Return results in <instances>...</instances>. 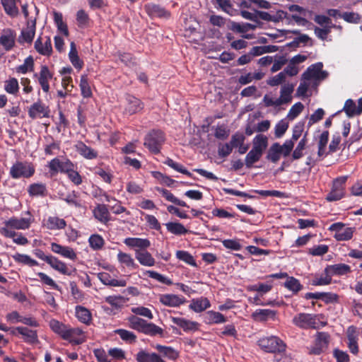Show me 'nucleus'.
<instances>
[{
  "label": "nucleus",
  "instance_id": "nucleus-13",
  "mask_svg": "<svg viewBox=\"0 0 362 362\" xmlns=\"http://www.w3.org/2000/svg\"><path fill=\"white\" fill-rule=\"evenodd\" d=\"M36 30V19H29L26 23V28L21 30V35L18 38V42L21 44L28 43L31 44L35 37Z\"/></svg>",
  "mask_w": 362,
  "mask_h": 362
},
{
  "label": "nucleus",
  "instance_id": "nucleus-14",
  "mask_svg": "<svg viewBox=\"0 0 362 362\" xmlns=\"http://www.w3.org/2000/svg\"><path fill=\"white\" fill-rule=\"evenodd\" d=\"M34 47L35 50L41 55L49 57L52 54V45L50 37L46 36L43 42L42 37H38L35 42Z\"/></svg>",
  "mask_w": 362,
  "mask_h": 362
},
{
  "label": "nucleus",
  "instance_id": "nucleus-51",
  "mask_svg": "<svg viewBox=\"0 0 362 362\" xmlns=\"http://www.w3.org/2000/svg\"><path fill=\"white\" fill-rule=\"evenodd\" d=\"M176 257L185 262L186 264L197 267V264L194 257L187 251L185 250H177L176 252Z\"/></svg>",
  "mask_w": 362,
  "mask_h": 362
},
{
  "label": "nucleus",
  "instance_id": "nucleus-63",
  "mask_svg": "<svg viewBox=\"0 0 362 362\" xmlns=\"http://www.w3.org/2000/svg\"><path fill=\"white\" fill-rule=\"evenodd\" d=\"M78 198V192L76 191H72V192L67 194L66 197L63 199V200L70 206H74L76 208H81L82 204Z\"/></svg>",
  "mask_w": 362,
  "mask_h": 362
},
{
  "label": "nucleus",
  "instance_id": "nucleus-22",
  "mask_svg": "<svg viewBox=\"0 0 362 362\" xmlns=\"http://www.w3.org/2000/svg\"><path fill=\"white\" fill-rule=\"evenodd\" d=\"M51 250L53 252L59 254L64 257L69 258L71 260H74L77 257L76 253L72 248L67 246H62L56 243L51 244Z\"/></svg>",
  "mask_w": 362,
  "mask_h": 362
},
{
  "label": "nucleus",
  "instance_id": "nucleus-58",
  "mask_svg": "<svg viewBox=\"0 0 362 362\" xmlns=\"http://www.w3.org/2000/svg\"><path fill=\"white\" fill-rule=\"evenodd\" d=\"M105 302L115 308H119L126 303L127 299L122 296H109L105 297Z\"/></svg>",
  "mask_w": 362,
  "mask_h": 362
},
{
  "label": "nucleus",
  "instance_id": "nucleus-56",
  "mask_svg": "<svg viewBox=\"0 0 362 362\" xmlns=\"http://www.w3.org/2000/svg\"><path fill=\"white\" fill-rule=\"evenodd\" d=\"M262 154L251 149L245 156V163L247 168H251L253 164L259 161Z\"/></svg>",
  "mask_w": 362,
  "mask_h": 362
},
{
  "label": "nucleus",
  "instance_id": "nucleus-29",
  "mask_svg": "<svg viewBox=\"0 0 362 362\" xmlns=\"http://www.w3.org/2000/svg\"><path fill=\"white\" fill-rule=\"evenodd\" d=\"M76 317L79 322L89 325L92 322V314L86 308L76 305L75 308Z\"/></svg>",
  "mask_w": 362,
  "mask_h": 362
},
{
  "label": "nucleus",
  "instance_id": "nucleus-17",
  "mask_svg": "<svg viewBox=\"0 0 362 362\" xmlns=\"http://www.w3.org/2000/svg\"><path fill=\"white\" fill-rule=\"evenodd\" d=\"M144 8L151 18H163L168 19L170 17V11L157 4H148L145 5Z\"/></svg>",
  "mask_w": 362,
  "mask_h": 362
},
{
  "label": "nucleus",
  "instance_id": "nucleus-12",
  "mask_svg": "<svg viewBox=\"0 0 362 362\" xmlns=\"http://www.w3.org/2000/svg\"><path fill=\"white\" fill-rule=\"evenodd\" d=\"M53 75L54 74L50 71L47 66L42 65L40 72L34 74L33 76L37 78L43 92L48 93L50 88L49 81L52 78Z\"/></svg>",
  "mask_w": 362,
  "mask_h": 362
},
{
  "label": "nucleus",
  "instance_id": "nucleus-2",
  "mask_svg": "<svg viewBox=\"0 0 362 362\" xmlns=\"http://www.w3.org/2000/svg\"><path fill=\"white\" fill-rule=\"evenodd\" d=\"M4 226L0 228V234L4 237H14L17 235L13 229H28L31 224L30 218L13 216L4 222Z\"/></svg>",
  "mask_w": 362,
  "mask_h": 362
},
{
  "label": "nucleus",
  "instance_id": "nucleus-47",
  "mask_svg": "<svg viewBox=\"0 0 362 362\" xmlns=\"http://www.w3.org/2000/svg\"><path fill=\"white\" fill-rule=\"evenodd\" d=\"M54 21L57 27L58 30L62 33L64 35H69V30L67 25L63 21V16L61 13L54 11Z\"/></svg>",
  "mask_w": 362,
  "mask_h": 362
},
{
  "label": "nucleus",
  "instance_id": "nucleus-31",
  "mask_svg": "<svg viewBox=\"0 0 362 362\" xmlns=\"http://www.w3.org/2000/svg\"><path fill=\"white\" fill-rule=\"evenodd\" d=\"M155 348L160 354L169 360L175 361L179 357V352L172 346L157 344Z\"/></svg>",
  "mask_w": 362,
  "mask_h": 362
},
{
  "label": "nucleus",
  "instance_id": "nucleus-48",
  "mask_svg": "<svg viewBox=\"0 0 362 362\" xmlns=\"http://www.w3.org/2000/svg\"><path fill=\"white\" fill-rule=\"evenodd\" d=\"M16 0H1L5 12L11 17H16L18 14V8L16 4Z\"/></svg>",
  "mask_w": 362,
  "mask_h": 362
},
{
  "label": "nucleus",
  "instance_id": "nucleus-34",
  "mask_svg": "<svg viewBox=\"0 0 362 362\" xmlns=\"http://www.w3.org/2000/svg\"><path fill=\"white\" fill-rule=\"evenodd\" d=\"M20 332L25 343L35 344L38 342L37 332L36 330L30 329L27 327H22V329H20Z\"/></svg>",
  "mask_w": 362,
  "mask_h": 362
},
{
  "label": "nucleus",
  "instance_id": "nucleus-43",
  "mask_svg": "<svg viewBox=\"0 0 362 362\" xmlns=\"http://www.w3.org/2000/svg\"><path fill=\"white\" fill-rule=\"evenodd\" d=\"M165 226L168 232L175 235H185L188 233V230L179 222H168L165 223Z\"/></svg>",
  "mask_w": 362,
  "mask_h": 362
},
{
  "label": "nucleus",
  "instance_id": "nucleus-15",
  "mask_svg": "<svg viewBox=\"0 0 362 362\" xmlns=\"http://www.w3.org/2000/svg\"><path fill=\"white\" fill-rule=\"evenodd\" d=\"M347 336V346L350 352L356 356L359 352V347L358 344V336L357 334V328L354 326H349L346 331Z\"/></svg>",
  "mask_w": 362,
  "mask_h": 362
},
{
  "label": "nucleus",
  "instance_id": "nucleus-45",
  "mask_svg": "<svg viewBox=\"0 0 362 362\" xmlns=\"http://www.w3.org/2000/svg\"><path fill=\"white\" fill-rule=\"evenodd\" d=\"M157 190L162 194L163 197L166 199L168 202H170L177 206H184L189 208V206L186 204L185 202L180 200L176 197L174 196L173 193H171L169 190L164 188H158Z\"/></svg>",
  "mask_w": 362,
  "mask_h": 362
},
{
  "label": "nucleus",
  "instance_id": "nucleus-3",
  "mask_svg": "<svg viewBox=\"0 0 362 362\" xmlns=\"http://www.w3.org/2000/svg\"><path fill=\"white\" fill-rule=\"evenodd\" d=\"M165 140V136L163 131L153 129L145 136L144 145L151 153L158 154Z\"/></svg>",
  "mask_w": 362,
  "mask_h": 362
},
{
  "label": "nucleus",
  "instance_id": "nucleus-33",
  "mask_svg": "<svg viewBox=\"0 0 362 362\" xmlns=\"http://www.w3.org/2000/svg\"><path fill=\"white\" fill-rule=\"evenodd\" d=\"M28 192L30 197H45L47 195V186L44 183H33L29 185Z\"/></svg>",
  "mask_w": 362,
  "mask_h": 362
},
{
  "label": "nucleus",
  "instance_id": "nucleus-28",
  "mask_svg": "<svg viewBox=\"0 0 362 362\" xmlns=\"http://www.w3.org/2000/svg\"><path fill=\"white\" fill-rule=\"evenodd\" d=\"M100 281L104 284L110 286H125L127 281L124 279L117 280L112 278L110 274L107 272H100L98 275Z\"/></svg>",
  "mask_w": 362,
  "mask_h": 362
},
{
  "label": "nucleus",
  "instance_id": "nucleus-41",
  "mask_svg": "<svg viewBox=\"0 0 362 362\" xmlns=\"http://www.w3.org/2000/svg\"><path fill=\"white\" fill-rule=\"evenodd\" d=\"M284 286L288 290L292 291L293 294H297L303 288V286L298 279L289 276L284 283Z\"/></svg>",
  "mask_w": 362,
  "mask_h": 362
},
{
  "label": "nucleus",
  "instance_id": "nucleus-53",
  "mask_svg": "<svg viewBox=\"0 0 362 362\" xmlns=\"http://www.w3.org/2000/svg\"><path fill=\"white\" fill-rule=\"evenodd\" d=\"M307 134L308 133H305L303 136V137L298 142L297 146L296 147L295 150L293 151L292 153V157L293 160H298L303 157V150L305 148V146L307 144Z\"/></svg>",
  "mask_w": 362,
  "mask_h": 362
},
{
  "label": "nucleus",
  "instance_id": "nucleus-39",
  "mask_svg": "<svg viewBox=\"0 0 362 362\" xmlns=\"http://www.w3.org/2000/svg\"><path fill=\"white\" fill-rule=\"evenodd\" d=\"M35 62L33 57L30 55L26 57L23 64L17 66L15 68V71L19 74H25L28 72L34 71Z\"/></svg>",
  "mask_w": 362,
  "mask_h": 362
},
{
  "label": "nucleus",
  "instance_id": "nucleus-38",
  "mask_svg": "<svg viewBox=\"0 0 362 362\" xmlns=\"http://www.w3.org/2000/svg\"><path fill=\"white\" fill-rule=\"evenodd\" d=\"M211 306L210 301L206 298L193 299L189 308L196 313H201Z\"/></svg>",
  "mask_w": 362,
  "mask_h": 362
},
{
  "label": "nucleus",
  "instance_id": "nucleus-26",
  "mask_svg": "<svg viewBox=\"0 0 362 362\" xmlns=\"http://www.w3.org/2000/svg\"><path fill=\"white\" fill-rule=\"evenodd\" d=\"M135 257L138 262L143 266L153 267L156 264L155 259L151 254L145 250H135Z\"/></svg>",
  "mask_w": 362,
  "mask_h": 362
},
{
  "label": "nucleus",
  "instance_id": "nucleus-54",
  "mask_svg": "<svg viewBox=\"0 0 362 362\" xmlns=\"http://www.w3.org/2000/svg\"><path fill=\"white\" fill-rule=\"evenodd\" d=\"M257 28V25L249 23H238L235 22H233L230 29L237 33H246L250 30H255Z\"/></svg>",
  "mask_w": 362,
  "mask_h": 362
},
{
  "label": "nucleus",
  "instance_id": "nucleus-25",
  "mask_svg": "<svg viewBox=\"0 0 362 362\" xmlns=\"http://www.w3.org/2000/svg\"><path fill=\"white\" fill-rule=\"evenodd\" d=\"M171 321L181 327L185 332L196 331L199 329L197 322L190 321L182 317H170Z\"/></svg>",
  "mask_w": 362,
  "mask_h": 362
},
{
  "label": "nucleus",
  "instance_id": "nucleus-1",
  "mask_svg": "<svg viewBox=\"0 0 362 362\" xmlns=\"http://www.w3.org/2000/svg\"><path fill=\"white\" fill-rule=\"evenodd\" d=\"M127 320L129 327L140 333L151 337L156 335L162 336L163 334V329L161 327L153 322H148L136 315L129 316Z\"/></svg>",
  "mask_w": 362,
  "mask_h": 362
},
{
  "label": "nucleus",
  "instance_id": "nucleus-8",
  "mask_svg": "<svg viewBox=\"0 0 362 362\" xmlns=\"http://www.w3.org/2000/svg\"><path fill=\"white\" fill-rule=\"evenodd\" d=\"M329 339L330 335L327 332H317L314 346L311 348L310 353L315 355L322 354L328 347Z\"/></svg>",
  "mask_w": 362,
  "mask_h": 362
},
{
  "label": "nucleus",
  "instance_id": "nucleus-24",
  "mask_svg": "<svg viewBox=\"0 0 362 362\" xmlns=\"http://www.w3.org/2000/svg\"><path fill=\"white\" fill-rule=\"evenodd\" d=\"M76 151L83 158L93 160L98 157V152L83 141H78L74 146Z\"/></svg>",
  "mask_w": 362,
  "mask_h": 362
},
{
  "label": "nucleus",
  "instance_id": "nucleus-5",
  "mask_svg": "<svg viewBox=\"0 0 362 362\" xmlns=\"http://www.w3.org/2000/svg\"><path fill=\"white\" fill-rule=\"evenodd\" d=\"M258 345L266 352H283L286 349L284 342L277 337H263L258 340Z\"/></svg>",
  "mask_w": 362,
  "mask_h": 362
},
{
  "label": "nucleus",
  "instance_id": "nucleus-20",
  "mask_svg": "<svg viewBox=\"0 0 362 362\" xmlns=\"http://www.w3.org/2000/svg\"><path fill=\"white\" fill-rule=\"evenodd\" d=\"M83 334V331L78 327H71L68 325L64 340H68L71 343L79 345L85 341L83 338L81 337Z\"/></svg>",
  "mask_w": 362,
  "mask_h": 362
},
{
  "label": "nucleus",
  "instance_id": "nucleus-32",
  "mask_svg": "<svg viewBox=\"0 0 362 362\" xmlns=\"http://www.w3.org/2000/svg\"><path fill=\"white\" fill-rule=\"evenodd\" d=\"M227 321L226 317L219 312L209 310L206 313L204 322L208 325L221 324Z\"/></svg>",
  "mask_w": 362,
  "mask_h": 362
},
{
  "label": "nucleus",
  "instance_id": "nucleus-6",
  "mask_svg": "<svg viewBox=\"0 0 362 362\" xmlns=\"http://www.w3.org/2000/svg\"><path fill=\"white\" fill-rule=\"evenodd\" d=\"M35 168L27 162L17 161L10 169V176L13 179L29 178L35 173Z\"/></svg>",
  "mask_w": 362,
  "mask_h": 362
},
{
  "label": "nucleus",
  "instance_id": "nucleus-59",
  "mask_svg": "<svg viewBox=\"0 0 362 362\" xmlns=\"http://www.w3.org/2000/svg\"><path fill=\"white\" fill-rule=\"evenodd\" d=\"M294 90V85L291 83H288L282 86L281 88V95L280 97L283 98L284 103H290L292 100L291 94Z\"/></svg>",
  "mask_w": 362,
  "mask_h": 362
},
{
  "label": "nucleus",
  "instance_id": "nucleus-21",
  "mask_svg": "<svg viewBox=\"0 0 362 362\" xmlns=\"http://www.w3.org/2000/svg\"><path fill=\"white\" fill-rule=\"evenodd\" d=\"M124 243L131 248H138L135 250H145L151 245V242L147 238H127Z\"/></svg>",
  "mask_w": 362,
  "mask_h": 362
},
{
  "label": "nucleus",
  "instance_id": "nucleus-49",
  "mask_svg": "<svg viewBox=\"0 0 362 362\" xmlns=\"http://www.w3.org/2000/svg\"><path fill=\"white\" fill-rule=\"evenodd\" d=\"M163 163L179 173L186 175L190 177H192V174L187 169H186L182 164L173 160L172 158H167Z\"/></svg>",
  "mask_w": 362,
  "mask_h": 362
},
{
  "label": "nucleus",
  "instance_id": "nucleus-18",
  "mask_svg": "<svg viewBox=\"0 0 362 362\" xmlns=\"http://www.w3.org/2000/svg\"><path fill=\"white\" fill-rule=\"evenodd\" d=\"M126 100L127 105L124 110L125 112L130 115L136 114L144 109V103L134 95H128L126 98Z\"/></svg>",
  "mask_w": 362,
  "mask_h": 362
},
{
  "label": "nucleus",
  "instance_id": "nucleus-7",
  "mask_svg": "<svg viewBox=\"0 0 362 362\" xmlns=\"http://www.w3.org/2000/svg\"><path fill=\"white\" fill-rule=\"evenodd\" d=\"M346 181L345 177L336 178L333 181L331 191L327 194L325 199L329 202L341 199L345 195Z\"/></svg>",
  "mask_w": 362,
  "mask_h": 362
},
{
  "label": "nucleus",
  "instance_id": "nucleus-64",
  "mask_svg": "<svg viewBox=\"0 0 362 362\" xmlns=\"http://www.w3.org/2000/svg\"><path fill=\"white\" fill-rule=\"evenodd\" d=\"M76 21L80 28H86L89 24L90 18L84 10L81 9L76 13Z\"/></svg>",
  "mask_w": 362,
  "mask_h": 362
},
{
  "label": "nucleus",
  "instance_id": "nucleus-10",
  "mask_svg": "<svg viewBox=\"0 0 362 362\" xmlns=\"http://www.w3.org/2000/svg\"><path fill=\"white\" fill-rule=\"evenodd\" d=\"M16 33L11 28L2 30L0 35V46H2L6 52L11 51L16 45Z\"/></svg>",
  "mask_w": 362,
  "mask_h": 362
},
{
  "label": "nucleus",
  "instance_id": "nucleus-37",
  "mask_svg": "<svg viewBox=\"0 0 362 362\" xmlns=\"http://www.w3.org/2000/svg\"><path fill=\"white\" fill-rule=\"evenodd\" d=\"M281 155V144L276 142L269 147L266 158L273 163H276L280 160Z\"/></svg>",
  "mask_w": 362,
  "mask_h": 362
},
{
  "label": "nucleus",
  "instance_id": "nucleus-23",
  "mask_svg": "<svg viewBox=\"0 0 362 362\" xmlns=\"http://www.w3.org/2000/svg\"><path fill=\"white\" fill-rule=\"evenodd\" d=\"M325 273H329L331 276H342L347 274L351 272L349 265L340 263L332 265H328L325 269Z\"/></svg>",
  "mask_w": 362,
  "mask_h": 362
},
{
  "label": "nucleus",
  "instance_id": "nucleus-46",
  "mask_svg": "<svg viewBox=\"0 0 362 362\" xmlns=\"http://www.w3.org/2000/svg\"><path fill=\"white\" fill-rule=\"evenodd\" d=\"M81 95L85 98L92 97L93 93L89 85L88 76L86 74L81 75L79 83Z\"/></svg>",
  "mask_w": 362,
  "mask_h": 362
},
{
  "label": "nucleus",
  "instance_id": "nucleus-35",
  "mask_svg": "<svg viewBox=\"0 0 362 362\" xmlns=\"http://www.w3.org/2000/svg\"><path fill=\"white\" fill-rule=\"evenodd\" d=\"M276 312L270 309H257L252 315V318L257 321H267L268 319H274Z\"/></svg>",
  "mask_w": 362,
  "mask_h": 362
},
{
  "label": "nucleus",
  "instance_id": "nucleus-44",
  "mask_svg": "<svg viewBox=\"0 0 362 362\" xmlns=\"http://www.w3.org/2000/svg\"><path fill=\"white\" fill-rule=\"evenodd\" d=\"M117 260L121 264L129 268L136 269L139 267L138 264L135 263L134 259L130 254L119 252L117 254Z\"/></svg>",
  "mask_w": 362,
  "mask_h": 362
},
{
  "label": "nucleus",
  "instance_id": "nucleus-52",
  "mask_svg": "<svg viewBox=\"0 0 362 362\" xmlns=\"http://www.w3.org/2000/svg\"><path fill=\"white\" fill-rule=\"evenodd\" d=\"M13 259H14V261L16 262L29 265L30 267H34V266L38 265V262L36 260L32 259L28 255L16 253L14 255H13Z\"/></svg>",
  "mask_w": 362,
  "mask_h": 362
},
{
  "label": "nucleus",
  "instance_id": "nucleus-4",
  "mask_svg": "<svg viewBox=\"0 0 362 362\" xmlns=\"http://www.w3.org/2000/svg\"><path fill=\"white\" fill-rule=\"evenodd\" d=\"M317 321V315L306 313H298L292 319V323L302 329H318Z\"/></svg>",
  "mask_w": 362,
  "mask_h": 362
},
{
  "label": "nucleus",
  "instance_id": "nucleus-19",
  "mask_svg": "<svg viewBox=\"0 0 362 362\" xmlns=\"http://www.w3.org/2000/svg\"><path fill=\"white\" fill-rule=\"evenodd\" d=\"M159 301L165 306L179 307L186 302V299L175 294H162L159 297Z\"/></svg>",
  "mask_w": 362,
  "mask_h": 362
},
{
  "label": "nucleus",
  "instance_id": "nucleus-11",
  "mask_svg": "<svg viewBox=\"0 0 362 362\" xmlns=\"http://www.w3.org/2000/svg\"><path fill=\"white\" fill-rule=\"evenodd\" d=\"M322 67L323 64L322 62H317L310 65L303 74V79L310 80L312 78H325L327 76V73L325 71H322Z\"/></svg>",
  "mask_w": 362,
  "mask_h": 362
},
{
  "label": "nucleus",
  "instance_id": "nucleus-62",
  "mask_svg": "<svg viewBox=\"0 0 362 362\" xmlns=\"http://www.w3.org/2000/svg\"><path fill=\"white\" fill-rule=\"evenodd\" d=\"M341 18L347 23L354 24H358L362 21L361 16L355 12H344L341 14Z\"/></svg>",
  "mask_w": 362,
  "mask_h": 362
},
{
  "label": "nucleus",
  "instance_id": "nucleus-60",
  "mask_svg": "<svg viewBox=\"0 0 362 362\" xmlns=\"http://www.w3.org/2000/svg\"><path fill=\"white\" fill-rule=\"evenodd\" d=\"M116 334H117L120 338L128 343H134L136 340V334L127 329H118L115 331Z\"/></svg>",
  "mask_w": 362,
  "mask_h": 362
},
{
  "label": "nucleus",
  "instance_id": "nucleus-36",
  "mask_svg": "<svg viewBox=\"0 0 362 362\" xmlns=\"http://www.w3.org/2000/svg\"><path fill=\"white\" fill-rule=\"evenodd\" d=\"M69 58L71 63L76 69L81 70L83 68L84 63L83 60L79 58L76 45L74 42H71L70 44Z\"/></svg>",
  "mask_w": 362,
  "mask_h": 362
},
{
  "label": "nucleus",
  "instance_id": "nucleus-40",
  "mask_svg": "<svg viewBox=\"0 0 362 362\" xmlns=\"http://www.w3.org/2000/svg\"><path fill=\"white\" fill-rule=\"evenodd\" d=\"M267 137L263 134H257L253 139V146L252 149L254 150V151H257L263 154L264 151L267 148Z\"/></svg>",
  "mask_w": 362,
  "mask_h": 362
},
{
  "label": "nucleus",
  "instance_id": "nucleus-57",
  "mask_svg": "<svg viewBox=\"0 0 362 362\" xmlns=\"http://www.w3.org/2000/svg\"><path fill=\"white\" fill-rule=\"evenodd\" d=\"M343 111H344L348 117H353L355 115H359V114H358L356 103L352 99H348L346 100L343 107Z\"/></svg>",
  "mask_w": 362,
  "mask_h": 362
},
{
  "label": "nucleus",
  "instance_id": "nucleus-16",
  "mask_svg": "<svg viewBox=\"0 0 362 362\" xmlns=\"http://www.w3.org/2000/svg\"><path fill=\"white\" fill-rule=\"evenodd\" d=\"M93 217L100 223L107 224L110 221V214L107 205L97 204L93 209Z\"/></svg>",
  "mask_w": 362,
  "mask_h": 362
},
{
  "label": "nucleus",
  "instance_id": "nucleus-50",
  "mask_svg": "<svg viewBox=\"0 0 362 362\" xmlns=\"http://www.w3.org/2000/svg\"><path fill=\"white\" fill-rule=\"evenodd\" d=\"M4 90L6 93L16 95L19 91L18 81L16 78H10L4 83Z\"/></svg>",
  "mask_w": 362,
  "mask_h": 362
},
{
  "label": "nucleus",
  "instance_id": "nucleus-61",
  "mask_svg": "<svg viewBox=\"0 0 362 362\" xmlns=\"http://www.w3.org/2000/svg\"><path fill=\"white\" fill-rule=\"evenodd\" d=\"M144 274H147L148 277L154 279L162 284H166L168 286L173 284V281L171 279L159 274L157 272L147 270L145 272Z\"/></svg>",
  "mask_w": 362,
  "mask_h": 362
},
{
  "label": "nucleus",
  "instance_id": "nucleus-27",
  "mask_svg": "<svg viewBox=\"0 0 362 362\" xmlns=\"http://www.w3.org/2000/svg\"><path fill=\"white\" fill-rule=\"evenodd\" d=\"M137 362H165L156 353H148L144 350L139 351L136 355Z\"/></svg>",
  "mask_w": 362,
  "mask_h": 362
},
{
  "label": "nucleus",
  "instance_id": "nucleus-9",
  "mask_svg": "<svg viewBox=\"0 0 362 362\" xmlns=\"http://www.w3.org/2000/svg\"><path fill=\"white\" fill-rule=\"evenodd\" d=\"M28 116L32 119L37 118L49 117V109L47 105L42 103L41 100H38L34 103L28 109Z\"/></svg>",
  "mask_w": 362,
  "mask_h": 362
},
{
  "label": "nucleus",
  "instance_id": "nucleus-42",
  "mask_svg": "<svg viewBox=\"0 0 362 362\" xmlns=\"http://www.w3.org/2000/svg\"><path fill=\"white\" fill-rule=\"evenodd\" d=\"M49 327L50 329L57 334L61 337L63 339H64L66 330L68 328V325H65L59 320L52 319L49 321Z\"/></svg>",
  "mask_w": 362,
  "mask_h": 362
},
{
  "label": "nucleus",
  "instance_id": "nucleus-55",
  "mask_svg": "<svg viewBox=\"0 0 362 362\" xmlns=\"http://www.w3.org/2000/svg\"><path fill=\"white\" fill-rule=\"evenodd\" d=\"M90 247L94 250H98L103 248L105 240L100 235H91L88 239Z\"/></svg>",
  "mask_w": 362,
  "mask_h": 362
},
{
  "label": "nucleus",
  "instance_id": "nucleus-30",
  "mask_svg": "<svg viewBox=\"0 0 362 362\" xmlns=\"http://www.w3.org/2000/svg\"><path fill=\"white\" fill-rule=\"evenodd\" d=\"M44 226L49 230H61L66 226V222L57 216H49Z\"/></svg>",
  "mask_w": 362,
  "mask_h": 362
}]
</instances>
